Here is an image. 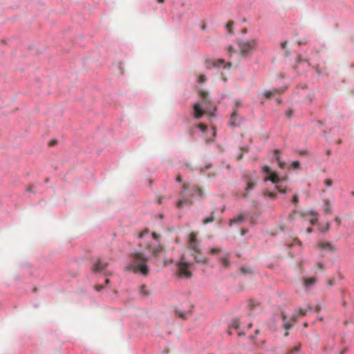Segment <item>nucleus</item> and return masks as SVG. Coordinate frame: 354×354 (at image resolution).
Returning a JSON list of instances; mask_svg holds the SVG:
<instances>
[{"label": "nucleus", "mask_w": 354, "mask_h": 354, "mask_svg": "<svg viewBox=\"0 0 354 354\" xmlns=\"http://www.w3.org/2000/svg\"><path fill=\"white\" fill-rule=\"evenodd\" d=\"M131 256L133 260L129 266L125 267L124 271L140 272L142 274L147 275L149 272V268L145 261L149 259L151 255L136 250L131 254Z\"/></svg>", "instance_id": "f257e3e1"}, {"label": "nucleus", "mask_w": 354, "mask_h": 354, "mask_svg": "<svg viewBox=\"0 0 354 354\" xmlns=\"http://www.w3.org/2000/svg\"><path fill=\"white\" fill-rule=\"evenodd\" d=\"M191 262H189L185 260L184 257H182L177 264L178 267V274L180 278H190L192 276V274L190 271L188 270Z\"/></svg>", "instance_id": "f03ea898"}, {"label": "nucleus", "mask_w": 354, "mask_h": 354, "mask_svg": "<svg viewBox=\"0 0 354 354\" xmlns=\"http://www.w3.org/2000/svg\"><path fill=\"white\" fill-rule=\"evenodd\" d=\"M263 171L267 174H270L268 177L264 179L265 182L270 181L274 184H277L282 181V179H281L277 175L272 174V171L268 166L265 165L263 167Z\"/></svg>", "instance_id": "7ed1b4c3"}, {"label": "nucleus", "mask_w": 354, "mask_h": 354, "mask_svg": "<svg viewBox=\"0 0 354 354\" xmlns=\"http://www.w3.org/2000/svg\"><path fill=\"white\" fill-rule=\"evenodd\" d=\"M238 46L241 53H246L254 48L252 44L248 41H239Z\"/></svg>", "instance_id": "20e7f679"}, {"label": "nucleus", "mask_w": 354, "mask_h": 354, "mask_svg": "<svg viewBox=\"0 0 354 354\" xmlns=\"http://www.w3.org/2000/svg\"><path fill=\"white\" fill-rule=\"evenodd\" d=\"M194 118L195 119H200L204 114L205 111L201 103L197 102L193 105Z\"/></svg>", "instance_id": "39448f33"}, {"label": "nucleus", "mask_w": 354, "mask_h": 354, "mask_svg": "<svg viewBox=\"0 0 354 354\" xmlns=\"http://www.w3.org/2000/svg\"><path fill=\"white\" fill-rule=\"evenodd\" d=\"M152 236H153V238L154 241H156V243L153 245H149V251L150 253H151L154 256H156L160 252V248L158 245V240L157 235L155 233H153L152 234Z\"/></svg>", "instance_id": "423d86ee"}, {"label": "nucleus", "mask_w": 354, "mask_h": 354, "mask_svg": "<svg viewBox=\"0 0 354 354\" xmlns=\"http://www.w3.org/2000/svg\"><path fill=\"white\" fill-rule=\"evenodd\" d=\"M108 266L107 263H102L100 259H97L96 261L93 264V271L94 272H98L102 270H104L106 266Z\"/></svg>", "instance_id": "0eeeda50"}, {"label": "nucleus", "mask_w": 354, "mask_h": 354, "mask_svg": "<svg viewBox=\"0 0 354 354\" xmlns=\"http://www.w3.org/2000/svg\"><path fill=\"white\" fill-rule=\"evenodd\" d=\"M189 247L194 251H198L199 250V245L195 241V234L194 233H192L189 235Z\"/></svg>", "instance_id": "6e6552de"}, {"label": "nucleus", "mask_w": 354, "mask_h": 354, "mask_svg": "<svg viewBox=\"0 0 354 354\" xmlns=\"http://www.w3.org/2000/svg\"><path fill=\"white\" fill-rule=\"evenodd\" d=\"M304 215H310L312 216L310 220V223L311 225H315L317 223L318 220V214L313 209L308 210L306 212L304 213Z\"/></svg>", "instance_id": "1a4fd4ad"}, {"label": "nucleus", "mask_w": 354, "mask_h": 354, "mask_svg": "<svg viewBox=\"0 0 354 354\" xmlns=\"http://www.w3.org/2000/svg\"><path fill=\"white\" fill-rule=\"evenodd\" d=\"M181 198L177 202V207L181 208L184 203H189L190 199L185 195V194L180 193Z\"/></svg>", "instance_id": "9d476101"}, {"label": "nucleus", "mask_w": 354, "mask_h": 354, "mask_svg": "<svg viewBox=\"0 0 354 354\" xmlns=\"http://www.w3.org/2000/svg\"><path fill=\"white\" fill-rule=\"evenodd\" d=\"M319 246L320 249L322 250H327L329 252H333L335 250V248L329 243L323 242L319 243Z\"/></svg>", "instance_id": "9b49d317"}, {"label": "nucleus", "mask_w": 354, "mask_h": 354, "mask_svg": "<svg viewBox=\"0 0 354 354\" xmlns=\"http://www.w3.org/2000/svg\"><path fill=\"white\" fill-rule=\"evenodd\" d=\"M239 119V116L237 115V113L236 112L233 113L231 115V120L232 121V122L230 124V127L240 125L241 121Z\"/></svg>", "instance_id": "f8f14e48"}, {"label": "nucleus", "mask_w": 354, "mask_h": 354, "mask_svg": "<svg viewBox=\"0 0 354 354\" xmlns=\"http://www.w3.org/2000/svg\"><path fill=\"white\" fill-rule=\"evenodd\" d=\"M317 281V279L315 277L305 279L304 280V287L306 289L310 288L312 286H313Z\"/></svg>", "instance_id": "ddd939ff"}, {"label": "nucleus", "mask_w": 354, "mask_h": 354, "mask_svg": "<svg viewBox=\"0 0 354 354\" xmlns=\"http://www.w3.org/2000/svg\"><path fill=\"white\" fill-rule=\"evenodd\" d=\"M245 220L243 215L240 214L230 221V225L232 224H241Z\"/></svg>", "instance_id": "4468645a"}, {"label": "nucleus", "mask_w": 354, "mask_h": 354, "mask_svg": "<svg viewBox=\"0 0 354 354\" xmlns=\"http://www.w3.org/2000/svg\"><path fill=\"white\" fill-rule=\"evenodd\" d=\"M227 257V254L225 252H223V254L220 253L219 259L225 266H228L230 263Z\"/></svg>", "instance_id": "2eb2a0df"}, {"label": "nucleus", "mask_w": 354, "mask_h": 354, "mask_svg": "<svg viewBox=\"0 0 354 354\" xmlns=\"http://www.w3.org/2000/svg\"><path fill=\"white\" fill-rule=\"evenodd\" d=\"M276 90H266L263 92V95L266 97L270 98L272 95L276 93Z\"/></svg>", "instance_id": "dca6fc26"}, {"label": "nucleus", "mask_w": 354, "mask_h": 354, "mask_svg": "<svg viewBox=\"0 0 354 354\" xmlns=\"http://www.w3.org/2000/svg\"><path fill=\"white\" fill-rule=\"evenodd\" d=\"M274 158L279 161V164L280 165L281 167H283V165L284 163H282L279 158H280V153H279V150H275L274 151Z\"/></svg>", "instance_id": "f3484780"}, {"label": "nucleus", "mask_w": 354, "mask_h": 354, "mask_svg": "<svg viewBox=\"0 0 354 354\" xmlns=\"http://www.w3.org/2000/svg\"><path fill=\"white\" fill-rule=\"evenodd\" d=\"M230 328H239V320L238 319H234L233 320L230 325Z\"/></svg>", "instance_id": "a211bd4d"}, {"label": "nucleus", "mask_w": 354, "mask_h": 354, "mask_svg": "<svg viewBox=\"0 0 354 354\" xmlns=\"http://www.w3.org/2000/svg\"><path fill=\"white\" fill-rule=\"evenodd\" d=\"M330 227V223H327L324 227H319V230L320 232H326Z\"/></svg>", "instance_id": "6ab92c4d"}, {"label": "nucleus", "mask_w": 354, "mask_h": 354, "mask_svg": "<svg viewBox=\"0 0 354 354\" xmlns=\"http://www.w3.org/2000/svg\"><path fill=\"white\" fill-rule=\"evenodd\" d=\"M176 314L181 318H185L186 310L176 309Z\"/></svg>", "instance_id": "aec40b11"}, {"label": "nucleus", "mask_w": 354, "mask_h": 354, "mask_svg": "<svg viewBox=\"0 0 354 354\" xmlns=\"http://www.w3.org/2000/svg\"><path fill=\"white\" fill-rule=\"evenodd\" d=\"M194 259L198 263H205L206 261V258L204 257H194Z\"/></svg>", "instance_id": "412c9836"}, {"label": "nucleus", "mask_w": 354, "mask_h": 354, "mask_svg": "<svg viewBox=\"0 0 354 354\" xmlns=\"http://www.w3.org/2000/svg\"><path fill=\"white\" fill-rule=\"evenodd\" d=\"M214 220V216H209V217L206 218L203 221V223H204V224H207V223H212Z\"/></svg>", "instance_id": "4be33fe9"}, {"label": "nucleus", "mask_w": 354, "mask_h": 354, "mask_svg": "<svg viewBox=\"0 0 354 354\" xmlns=\"http://www.w3.org/2000/svg\"><path fill=\"white\" fill-rule=\"evenodd\" d=\"M331 211H332L331 205H330L328 204H325V209H324L325 214H329L330 212H331Z\"/></svg>", "instance_id": "5701e85b"}, {"label": "nucleus", "mask_w": 354, "mask_h": 354, "mask_svg": "<svg viewBox=\"0 0 354 354\" xmlns=\"http://www.w3.org/2000/svg\"><path fill=\"white\" fill-rule=\"evenodd\" d=\"M201 96L203 97V99H204L205 101H207V102H208V101H209L208 94H207V92L203 91H201Z\"/></svg>", "instance_id": "b1692460"}, {"label": "nucleus", "mask_w": 354, "mask_h": 354, "mask_svg": "<svg viewBox=\"0 0 354 354\" xmlns=\"http://www.w3.org/2000/svg\"><path fill=\"white\" fill-rule=\"evenodd\" d=\"M194 192L199 196H204V193L203 192V190L201 189V188H198V187H196L194 188Z\"/></svg>", "instance_id": "393cba45"}, {"label": "nucleus", "mask_w": 354, "mask_h": 354, "mask_svg": "<svg viewBox=\"0 0 354 354\" xmlns=\"http://www.w3.org/2000/svg\"><path fill=\"white\" fill-rule=\"evenodd\" d=\"M283 327L285 329L288 330V329H290V328H292V324H291L290 323H289V322H284L283 323Z\"/></svg>", "instance_id": "a878e982"}, {"label": "nucleus", "mask_w": 354, "mask_h": 354, "mask_svg": "<svg viewBox=\"0 0 354 354\" xmlns=\"http://www.w3.org/2000/svg\"><path fill=\"white\" fill-rule=\"evenodd\" d=\"M224 64V60H223V59H218V64L214 63V64H213V66H214V67H220V66H221L222 64Z\"/></svg>", "instance_id": "bb28decb"}, {"label": "nucleus", "mask_w": 354, "mask_h": 354, "mask_svg": "<svg viewBox=\"0 0 354 354\" xmlns=\"http://www.w3.org/2000/svg\"><path fill=\"white\" fill-rule=\"evenodd\" d=\"M300 351L299 347H295L294 349H292L288 354H297Z\"/></svg>", "instance_id": "cd10ccee"}, {"label": "nucleus", "mask_w": 354, "mask_h": 354, "mask_svg": "<svg viewBox=\"0 0 354 354\" xmlns=\"http://www.w3.org/2000/svg\"><path fill=\"white\" fill-rule=\"evenodd\" d=\"M197 127L202 131H205L207 129V127L205 125H203L202 124H200L197 126Z\"/></svg>", "instance_id": "c85d7f7f"}, {"label": "nucleus", "mask_w": 354, "mask_h": 354, "mask_svg": "<svg viewBox=\"0 0 354 354\" xmlns=\"http://www.w3.org/2000/svg\"><path fill=\"white\" fill-rule=\"evenodd\" d=\"M241 270L242 273H249V272H251V270L249 268H247L245 267H242Z\"/></svg>", "instance_id": "c756f323"}, {"label": "nucleus", "mask_w": 354, "mask_h": 354, "mask_svg": "<svg viewBox=\"0 0 354 354\" xmlns=\"http://www.w3.org/2000/svg\"><path fill=\"white\" fill-rule=\"evenodd\" d=\"M292 115V110H288L286 111V115L288 117V118H290Z\"/></svg>", "instance_id": "7c9ffc66"}, {"label": "nucleus", "mask_w": 354, "mask_h": 354, "mask_svg": "<svg viewBox=\"0 0 354 354\" xmlns=\"http://www.w3.org/2000/svg\"><path fill=\"white\" fill-rule=\"evenodd\" d=\"M292 166L295 168H298L299 166V161L295 160V161L292 162Z\"/></svg>", "instance_id": "2f4dec72"}, {"label": "nucleus", "mask_w": 354, "mask_h": 354, "mask_svg": "<svg viewBox=\"0 0 354 354\" xmlns=\"http://www.w3.org/2000/svg\"><path fill=\"white\" fill-rule=\"evenodd\" d=\"M276 189L281 193L286 194V191L285 189H283L281 187H277Z\"/></svg>", "instance_id": "473e14b6"}, {"label": "nucleus", "mask_w": 354, "mask_h": 354, "mask_svg": "<svg viewBox=\"0 0 354 354\" xmlns=\"http://www.w3.org/2000/svg\"><path fill=\"white\" fill-rule=\"evenodd\" d=\"M198 81L199 83H203L205 81V79L204 76H200Z\"/></svg>", "instance_id": "72a5a7b5"}, {"label": "nucleus", "mask_w": 354, "mask_h": 354, "mask_svg": "<svg viewBox=\"0 0 354 354\" xmlns=\"http://www.w3.org/2000/svg\"><path fill=\"white\" fill-rule=\"evenodd\" d=\"M210 252L212 254H217V253H220L219 251L217 250V249H215V248H212L210 250Z\"/></svg>", "instance_id": "f704fd0d"}, {"label": "nucleus", "mask_w": 354, "mask_h": 354, "mask_svg": "<svg viewBox=\"0 0 354 354\" xmlns=\"http://www.w3.org/2000/svg\"><path fill=\"white\" fill-rule=\"evenodd\" d=\"M254 187V185H248L247 189H246V191L247 192H250Z\"/></svg>", "instance_id": "c9c22d12"}, {"label": "nucleus", "mask_w": 354, "mask_h": 354, "mask_svg": "<svg viewBox=\"0 0 354 354\" xmlns=\"http://www.w3.org/2000/svg\"><path fill=\"white\" fill-rule=\"evenodd\" d=\"M298 196L295 195L292 200L293 203H297L298 202Z\"/></svg>", "instance_id": "e433bc0d"}, {"label": "nucleus", "mask_w": 354, "mask_h": 354, "mask_svg": "<svg viewBox=\"0 0 354 354\" xmlns=\"http://www.w3.org/2000/svg\"><path fill=\"white\" fill-rule=\"evenodd\" d=\"M234 52V48L232 46H230L229 48V54H230V56H232V53Z\"/></svg>", "instance_id": "4c0bfd02"}, {"label": "nucleus", "mask_w": 354, "mask_h": 354, "mask_svg": "<svg viewBox=\"0 0 354 354\" xmlns=\"http://www.w3.org/2000/svg\"><path fill=\"white\" fill-rule=\"evenodd\" d=\"M299 313L302 315H305L306 313V310L300 308L299 309Z\"/></svg>", "instance_id": "58836bf2"}, {"label": "nucleus", "mask_w": 354, "mask_h": 354, "mask_svg": "<svg viewBox=\"0 0 354 354\" xmlns=\"http://www.w3.org/2000/svg\"><path fill=\"white\" fill-rule=\"evenodd\" d=\"M95 289L97 291L99 290H102L103 289L102 286H95Z\"/></svg>", "instance_id": "ea45409f"}, {"label": "nucleus", "mask_w": 354, "mask_h": 354, "mask_svg": "<svg viewBox=\"0 0 354 354\" xmlns=\"http://www.w3.org/2000/svg\"><path fill=\"white\" fill-rule=\"evenodd\" d=\"M287 45H288V43L286 41H283V42L281 43V46L284 49L286 48Z\"/></svg>", "instance_id": "a19ab883"}, {"label": "nucleus", "mask_w": 354, "mask_h": 354, "mask_svg": "<svg viewBox=\"0 0 354 354\" xmlns=\"http://www.w3.org/2000/svg\"><path fill=\"white\" fill-rule=\"evenodd\" d=\"M291 319H293L295 322H297V316H296V315H292L291 316Z\"/></svg>", "instance_id": "79ce46f5"}, {"label": "nucleus", "mask_w": 354, "mask_h": 354, "mask_svg": "<svg viewBox=\"0 0 354 354\" xmlns=\"http://www.w3.org/2000/svg\"><path fill=\"white\" fill-rule=\"evenodd\" d=\"M177 182H178V183H181L182 182V178H181V177L180 176H178L177 177Z\"/></svg>", "instance_id": "37998d69"}, {"label": "nucleus", "mask_w": 354, "mask_h": 354, "mask_svg": "<svg viewBox=\"0 0 354 354\" xmlns=\"http://www.w3.org/2000/svg\"><path fill=\"white\" fill-rule=\"evenodd\" d=\"M112 274H113V273L110 272H106V273H105V274H104V276H106V277H107V276H111Z\"/></svg>", "instance_id": "c03bdc74"}, {"label": "nucleus", "mask_w": 354, "mask_h": 354, "mask_svg": "<svg viewBox=\"0 0 354 354\" xmlns=\"http://www.w3.org/2000/svg\"><path fill=\"white\" fill-rule=\"evenodd\" d=\"M312 232H313V230L310 228V229L307 230L306 233L310 234Z\"/></svg>", "instance_id": "a18cd8bd"}, {"label": "nucleus", "mask_w": 354, "mask_h": 354, "mask_svg": "<svg viewBox=\"0 0 354 354\" xmlns=\"http://www.w3.org/2000/svg\"><path fill=\"white\" fill-rule=\"evenodd\" d=\"M247 232L246 230H242L241 232V236H243Z\"/></svg>", "instance_id": "49530a36"}, {"label": "nucleus", "mask_w": 354, "mask_h": 354, "mask_svg": "<svg viewBox=\"0 0 354 354\" xmlns=\"http://www.w3.org/2000/svg\"><path fill=\"white\" fill-rule=\"evenodd\" d=\"M335 221H336L338 223H340V219H339V217H337V218H335Z\"/></svg>", "instance_id": "de8ad7c7"}, {"label": "nucleus", "mask_w": 354, "mask_h": 354, "mask_svg": "<svg viewBox=\"0 0 354 354\" xmlns=\"http://www.w3.org/2000/svg\"><path fill=\"white\" fill-rule=\"evenodd\" d=\"M109 283H110L109 279H106L105 280V283L107 285V284H109Z\"/></svg>", "instance_id": "09e8293b"}, {"label": "nucleus", "mask_w": 354, "mask_h": 354, "mask_svg": "<svg viewBox=\"0 0 354 354\" xmlns=\"http://www.w3.org/2000/svg\"><path fill=\"white\" fill-rule=\"evenodd\" d=\"M326 183H327V185L328 186H330L331 185V183L330 181H326Z\"/></svg>", "instance_id": "8fccbe9b"}, {"label": "nucleus", "mask_w": 354, "mask_h": 354, "mask_svg": "<svg viewBox=\"0 0 354 354\" xmlns=\"http://www.w3.org/2000/svg\"><path fill=\"white\" fill-rule=\"evenodd\" d=\"M239 336L244 335V333H241V332H239Z\"/></svg>", "instance_id": "3c124183"}, {"label": "nucleus", "mask_w": 354, "mask_h": 354, "mask_svg": "<svg viewBox=\"0 0 354 354\" xmlns=\"http://www.w3.org/2000/svg\"><path fill=\"white\" fill-rule=\"evenodd\" d=\"M158 3H163L164 0H157Z\"/></svg>", "instance_id": "603ef678"}, {"label": "nucleus", "mask_w": 354, "mask_h": 354, "mask_svg": "<svg viewBox=\"0 0 354 354\" xmlns=\"http://www.w3.org/2000/svg\"><path fill=\"white\" fill-rule=\"evenodd\" d=\"M286 319V315H283V319L285 320Z\"/></svg>", "instance_id": "864d4df0"}, {"label": "nucleus", "mask_w": 354, "mask_h": 354, "mask_svg": "<svg viewBox=\"0 0 354 354\" xmlns=\"http://www.w3.org/2000/svg\"><path fill=\"white\" fill-rule=\"evenodd\" d=\"M328 285H329V286H332V285H333V283H332L331 281H329V282H328Z\"/></svg>", "instance_id": "5fc2aeb1"}, {"label": "nucleus", "mask_w": 354, "mask_h": 354, "mask_svg": "<svg viewBox=\"0 0 354 354\" xmlns=\"http://www.w3.org/2000/svg\"><path fill=\"white\" fill-rule=\"evenodd\" d=\"M269 196H270V198H272V197H273V196H272V194H269Z\"/></svg>", "instance_id": "6e6d98bb"}, {"label": "nucleus", "mask_w": 354, "mask_h": 354, "mask_svg": "<svg viewBox=\"0 0 354 354\" xmlns=\"http://www.w3.org/2000/svg\"><path fill=\"white\" fill-rule=\"evenodd\" d=\"M227 65H228V66L230 67V66H231L230 62H228V63H227Z\"/></svg>", "instance_id": "4d7b16f0"}, {"label": "nucleus", "mask_w": 354, "mask_h": 354, "mask_svg": "<svg viewBox=\"0 0 354 354\" xmlns=\"http://www.w3.org/2000/svg\"><path fill=\"white\" fill-rule=\"evenodd\" d=\"M184 190L185 191H187V188L186 187H184Z\"/></svg>", "instance_id": "13d9d810"}, {"label": "nucleus", "mask_w": 354, "mask_h": 354, "mask_svg": "<svg viewBox=\"0 0 354 354\" xmlns=\"http://www.w3.org/2000/svg\"><path fill=\"white\" fill-rule=\"evenodd\" d=\"M252 325V324L250 322V323L249 324V326L250 327Z\"/></svg>", "instance_id": "bf43d9fd"}]
</instances>
